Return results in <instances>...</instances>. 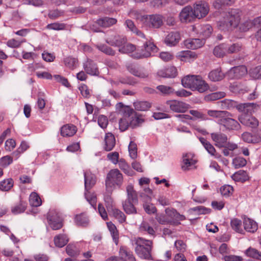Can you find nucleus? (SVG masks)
<instances>
[{"label": "nucleus", "instance_id": "cd10ccee", "mask_svg": "<svg viewBox=\"0 0 261 261\" xmlns=\"http://www.w3.org/2000/svg\"><path fill=\"white\" fill-rule=\"evenodd\" d=\"M61 135L62 136L71 137L76 132L77 129L73 124H65L61 128Z\"/></svg>", "mask_w": 261, "mask_h": 261}, {"label": "nucleus", "instance_id": "0eeeda50", "mask_svg": "<svg viewBox=\"0 0 261 261\" xmlns=\"http://www.w3.org/2000/svg\"><path fill=\"white\" fill-rule=\"evenodd\" d=\"M156 49V46L151 42H146L140 50H138L132 55V57L139 59L144 58H148L151 56V53Z\"/></svg>", "mask_w": 261, "mask_h": 261}, {"label": "nucleus", "instance_id": "9b49d317", "mask_svg": "<svg viewBox=\"0 0 261 261\" xmlns=\"http://www.w3.org/2000/svg\"><path fill=\"white\" fill-rule=\"evenodd\" d=\"M194 13L196 18L200 19L205 17L208 13L209 7L208 4L203 1H200L194 5Z\"/></svg>", "mask_w": 261, "mask_h": 261}, {"label": "nucleus", "instance_id": "b1692460", "mask_svg": "<svg viewBox=\"0 0 261 261\" xmlns=\"http://www.w3.org/2000/svg\"><path fill=\"white\" fill-rule=\"evenodd\" d=\"M196 163L193 159V155L190 153L184 154L182 156V164L181 168L183 170H188Z\"/></svg>", "mask_w": 261, "mask_h": 261}, {"label": "nucleus", "instance_id": "052dcab7", "mask_svg": "<svg viewBox=\"0 0 261 261\" xmlns=\"http://www.w3.org/2000/svg\"><path fill=\"white\" fill-rule=\"evenodd\" d=\"M253 25H254V20L253 21L247 20L240 24L239 30L241 32H245L251 29Z\"/></svg>", "mask_w": 261, "mask_h": 261}, {"label": "nucleus", "instance_id": "f257e3e1", "mask_svg": "<svg viewBox=\"0 0 261 261\" xmlns=\"http://www.w3.org/2000/svg\"><path fill=\"white\" fill-rule=\"evenodd\" d=\"M240 19L239 10L232 9L226 13L223 18L217 22V27L221 31H230L239 25Z\"/></svg>", "mask_w": 261, "mask_h": 261}, {"label": "nucleus", "instance_id": "7ed1b4c3", "mask_svg": "<svg viewBox=\"0 0 261 261\" xmlns=\"http://www.w3.org/2000/svg\"><path fill=\"white\" fill-rule=\"evenodd\" d=\"M127 197L122 202V207L124 212L128 215H134L137 213L135 205L138 203V198L137 192L134 190L132 184H129L126 188Z\"/></svg>", "mask_w": 261, "mask_h": 261}, {"label": "nucleus", "instance_id": "4c0bfd02", "mask_svg": "<svg viewBox=\"0 0 261 261\" xmlns=\"http://www.w3.org/2000/svg\"><path fill=\"white\" fill-rule=\"evenodd\" d=\"M224 77V74L222 72L220 68H217L212 70L209 73L208 77L214 82L222 80Z\"/></svg>", "mask_w": 261, "mask_h": 261}, {"label": "nucleus", "instance_id": "864d4df0", "mask_svg": "<svg viewBox=\"0 0 261 261\" xmlns=\"http://www.w3.org/2000/svg\"><path fill=\"white\" fill-rule=\"evenodd\" d=\"M247 164L245 159L243 157L238 156L232 160V165L236 169L244 167Z\"/></svg>", "mask_w": 261, "mask_h": 261}, {"label": "nucleus", "instance_id": "49530a36", "mask_svg": "<svg viewBox=\"0 0 261 261\" xmlns=\"http://www.w3.org/2000/svg\"><path fill=\"white\" fill-rule=\"evenodd\" d=\"M29 202L32 206L37 207L41 205L42 201L37 193L32 192L30 195Z\"/></svg>", "mask_w": 261, "mask_h": 261}, {"label": "nucleus", "instance_id": "6e6552de", "mask_svg": "<svg viewBox=\"0 0 261 261\" xmlns=\"http://www.w3.org/2000/svg\"><path fill=\"white\" fill-rule=\"evenodd\" d=\"M119 256H113L108 258L106 261H136L132 252L128 251L124 246H121L119 251Z\"/></svg>", "mask_w": 261, "mask_h": 261}, {"label": "nucleus", "instance_id": "20e7f679", "mask_svg": "<svg viewBox=\"0 0 261 261\" xmlns=\"http://www.w3.org/2000/svg\"><path fill=\"white\" fill-rule=\"evenodd\" d=\"M181 84L185 88H190L193 91L197 90L201 93L209 88L208 84L199 75H187L181 80Z\"/></svg>", "mask_w": 261, "mask_h": 261}, {"label": "nucleus", "instance_id": "de8ad7c7", "mask_svg": "<svg viewBox=\"0 0 261 261\" xmlns=\"http://www.w3.org/2000/svg\"><path fill=\"white\" fill-rule=\"evenodd\" d=\"M242 49V45L239 43L229 45L226 44L227 54H235L239 52Z\"/></svg>", "mask_w": 261, "mask_h": 261}, {"label": "nucleus", "instance_id": "c756f323", "mask_svg": "<svg viewBox=\"0 0 261 261\" xmlns=\"http://www.w3.org/2000/svg\"><path fill=\"white\" fill-rule=\"evenodd\" d=\"M199 140L208 153L212 155L215 156L216 158L219 157V155L216 153L215 147L210 142L203 137H200Z\"/></svg>", "mask_w": 261, "mask_h": 261}, {"label": "nucleus", "instance_id": "393cba45", "mask_svg": "<svg viewBox=\"0 0 261 261\" xmlns=\"http://www.w3.org/2000/svg\"><path fill=\"white\" fill-rule=\"evenodd\" d=\"M205 43L204 39L198 38L189 39L185 41V45L187 48L191 49H196L202 47Z\"/></svg>", "mask_w": 261, "mask_h": 261}, {"label": "nucleus", "instance_id": "bb28decb", "mask_svg": "<svg viewBox=\"0 0 261 261\" xmlns=\"http://www.w3.org/2000/svg\"><path fill=\"white\" fill-rule=\"evenodd\" d=\"M116 144L115 136L111 133L106 134L105 137V145L103 148L107 151L112 150Z\"/></svg>", "mask_w": 261, "mask_h": 261}, {"label": "nucleus", "instance_id": "58836bf2", "mask_svg": "<svg viewBox=\"0 0 261 261\" xmlns=\"http://www.w3.org/2000/svg\"><path fill=\"white\" fill-rule=\"evenodd\" d=\"M111 190L108 188H106V192L103 196V199L107 208H112L114 203L113 199L112 197V194L114 189Z\"/></svg>", "mask_w": 261, "mask_h": 261}, {"label": "nucleus", "instance_id": "412c9836", "mask_svg": "<svg viewBox=\"0 0 261 261\" xmlns=\"http://www.w3.org/2000/svg\"><path fill=\"white\" fill-rule=\"evenodd\" d=\"M247 70L245 66H236L231 68L228 72L230 79H240L247 74Z\"/></svg>", "mask_w": 261, "mask_h": 261}, {"label": "nucleus", "instance_id": "774afa93", "mask_svg": "<svg viewBox=\"0 0 261 261\" xmlns=\"http://www.w3.org/2000/svg\"><path fill=\"white\" fill-rule=\"evenodd\" d=\"M250 76L255 79H261V65L251 69L250 71Z\"/></svg>", "mask_w": 261, "mask_h": 261}, {"label": "nucleus", "instance_id": "3c124183", "mask_svg": "<svg viewBox=\"0 0 261 261\" xmlns=\"http://www.w3.org/2000/svg\"><path fill=\"white\" fill-rule=\"evenodd\" d=\"M13 186V180L12 178L4 179L0 182V190L4 191L10 190Z\"/></svg>", "mask_w": 261, "mask_h": 261}, {"label": "nucleus", "instance_id": "338daca9", "mask_svg": "<svg viewBox=\"0 0 261 261\" xmlns=\"http://www.w3.org/2000/svg\"><path fill=\"white\" fill-rule=\"evenodd\" d=\"M169 2L170 0H151L150 3L153 7L161 8L168 5Z\"/></svg>", "mask_w": 261, "mask_h": 261}, {"label": "nucleus", "instance_id": "37998d69", "mask_svg": "<svg viewBox=\"0 0 261 261\" xmlns=\"http://www.w3.org/2000/svg\"><path fill=\"white\" fill-rule=\"evenodd\" d=\"M245 254L248 257L255 260H261V252L255 248L249 247L246 250Z\"/></svg>", "mask_w": 261, "mask_h": 261}, {"label": "nucleus", "instance_id": "0e129e2a", "mask_svg": "<svg viewBox=\"0 0 261 261\" xmlns=\"http://www.w3.org/2000/svg\"><path fill=\"white\" fill-rule=\"evenodd\" d=\"M128 150L130 156L135 159L137 156V144L133 141H130L128 146Z\"/></svg>", "mask_w": 261, "mask_h": 261}, {"label": "nucleus", "instance_id": "f3484780", "mask_svg": "<svg viewBox=\"0 0 261 261\" xmlns=\"http://www.w3.org/2000/svg\"><path fill=\"white\" fill-rule=\"evenodd\" d=\"M181 39L180 33L177 31H172L168 33L164 39V43L168 46H175Z\"/></svg>", "mask_w": 261, "mask_h": 261}, {"label": "nucleus", "instance_id": "603ef678", "mask_svg": "<svg viewBox=\"0 0 261 261\" xmlns=\"http://www.w3.org/2000/svg\"><path fill=\"white\" fill-rule=\"evenodd\" d=\"M85 197L89 203L93 207H95L97 201L96 195L94 193H91L89 191H85Z\"/></svg>", "mask_w": 261, "mask_h": 261}, {"label": "nucleus", "instance_id": "1a4fd4ad", "mask_svg": "<svg viewBox=\"0 0 261 261\" xmlns=\"http://www.w3.org/2000/svg\"><path fill=\"white\" fill-rule=\"evenodd\" d=\"M163 23V16L159 14L147 15L144 25L151 28L158 29Z\"/></svg>", "mask_w": 261, "mask_h": 261}, {"label": "nucleus", "instance_id": "39448f33", "mask_svg": "<svg viewBox=\"0 0 261 261\" xmlns=\"http://www.w3.org/2000/svg\"><path fill=\"white\" fill-rule=\"evenodd\" d=\"M106 188L115 189L116 186L121 187L123 182V175L117 169L111 170L105 180Z\"/></svg>", "mask_w": 261, "mask_h": 261}, {"label": "nucleus", "instance_id": "69168bd1", "mask_svg": "<svg viewBox=\"0 0 261 261\" xmlns=\"http://www.w3.org/2000/svg\"><path fill=\"white\" fill-rule=\"evenodd\" d=\"M23 4L31 5L35 7H41L44 4L43 0H23Z\"/></svg>", "mask_w": 261, "mask_h": 261}, {"label": "nucleus", "instance_id": "f8f14e48", "mask_svg": "<svg viewBox=\"0 0 261 261\" xmlns=\"http://www.w3.org/2000/svg\"><path fill=\"white\" fill-rule=\"evenodd\" d=\"M193 30L204 40L210 37L213 31V28L208 24H196L193 26Z\"/></svg>", "mask_w": 261, "mask_h": 261}, {"label": "nucleus", "instance_id": "aec40b11", "mask_svg": "<svg viewBox=\"0 0 261 261\" xmlns=\"http://www.w3.org/2000/svg\"><path fill=\"white\" fill-rule=\"evenodd\" d=\"M239 120L243 125L252 128L258 125V121L255 117L246 114H243L239 117Z\"/></svg>", "mask_w": 261, "mask_h": 261}, {"label": "nucleus", "instance_id": "f03ea898", "mask_svg": "<svg viewBox=\"0 0 261 261\" xmlns=\"http://www.w3.org/2000/svg\"><path fill=\"white\" fill-rule=\"evenodd\" d=\"M135 245L136 253L141 258L147 260H152L151 255L153 248V242L142 237L135 238L134 240Z\"/></svg>", "mask_w": 261, "mask_h": 261}, {"label": "nucleus", "instance_id": "ea45409f", "mask_svg": "<svg viewBox=\"0 0 261 261\" xmlns=\"http://www.w3.org/2000/svg\"><path fill=\"white\" fill-rule=\"evenodd\" d=\"M107 224L114 242L116 245H118L119 242V233L116 226L111 222H107Z\"/></svg>", "mask_w": 261, "mask_h": 261}, {"label": "nucleus", "instance_id": "e2e57ef3", "mask_svg": "<svg viewBox=\"0 0 261 261\" xmlns=\"http://www.w3.org/2000/svg\"><path fill=\"white\" fill-rule=\"evenodd\" d=\"M156 89L164 95L170 94L172 93L174 91V89L171 87L163 85L157 86Z\"/></svg>", "mask_w": 261, "mask_h": 261}, {"label": "nucleus", "instance_id": "79ce46f5", "mask_svg": "<svg viewBox=\"0 0 261 261\" xmlns=\"http://www.w3.org/2000/svg\"><path fill=\"white\" fill-rule=\"evenodd\" d=\"M139 231L141 232H147L152 236H154L155 234L154 229L146 221H143L141 223L139 227Z\"/></svg>", "mask_w": 261, "mask_h": 261}, {"label": "nucleus", "instance_id": "6e6d98bb", "mask_svg": "<svg viewBox=\"0 0 261 261\" xmlns=\"http://www.w3.org/2000/svg\"><path fill=\"white\" fill-rule=\"evenodd\" d=\"M135 45L131 43L125 44L119 48V51L122 54H129L136 50Z\"/></svg>", "mask_w": 261, "mask_h": 261}, {"label": "nucleus", "instance_id": "2f4dec72", "mask_svg": "<svg viewBox=\"0 0 261 261\" xmlns=\"http://www.w3.org/2000/svg\"><path fill=\"white\" fill-rule=\"evenodd\" d=\"M54 241L56 246L61 248L67 244L69 238L65 234H59L55 237Z\"/></svg>", "mask_w": 261, "mask_h": 261}, {"label": "nucleus", "instance_id": "4d7b16f0", "mask_svg": "<svg viewBox=\"0 0 261 261\" xmlns=\"http://www.w3.org/2000/svg\"><path fill=\"white\" fill-rule=\"evenodd\" d=\"M130 15L133 18L137 19L143 25L147 15H142L141 12L137 10H133L130 12Z\"/></svg>", "mask_w": 261, "mask_h": 261}, {"label": "nucleus", "instance_id": "ddd939ff", "mask_svg": "<svg viewBox=\"0 0 261 261\" xmlns=\"http://www.w3.org/2000/svg\"><path fill=\"white\" fill-rule=\"evenodd\" d=\"M218 123L223 126L226 129L238 130L241 128V125L239 123L234 119L225 117L219 119Z\"/></svg>", "mask_w": 261, "mask_h": 261}, {"label": "nucleus", "instance_id": "473e14b6", "mask_svg": "<svg viewBox=\"0 0 261 261\" xmlns=\"http://www.w3.org/2000/svg\"><path fill=\"white\" fill-rule=\"evenodd\" d=\"M231 178L235 181L244 182L249 179V176L246 171L240 170L232 174Z\"/></svg>", "mask_w": 261, "mask_h": 261}, {"label": "nucleus", "instance_id": "423d86ee", "mask_svg": "<svg viewBox=\"0 0 261 261\" xmlns=\"http://www.w3.org/2000/svg\"><path fill=\"white\" fill-rule=\"evenodd\" d=\"M47 220L48 225L53 230L60 229L63 226V215L56 210H50L47 213Z\"/></svg>", "mask_w": 261, "mask_h": 261}, {"label": "nucleus", "instance_id": "2eb2a0df", "mask_svg": "<svg viewBox=\"0 0 261 261\" xmlns=\"http://www.w3.org/2000/svg\"><path fill=\"white\" fill-rule=\"evenodd\" d=\"M193 9L190 6L184 7L180 12L179 17L182 22H190L196 18Z\"/></svg>", "mask_w": 261, "mask_h": 261}, {"label": "nucleus", "instance_id": "5fc2aeb1", "mask_svg": "<svg viewBox=\"0 0 261 261\" xmlns=\"http://www.w3.org/2000/svg\"><path fill=\"white\" fill-rule=\"evenodd\" d=\"M64 62L66 66L71 69H73L76 67L78 60L76 58L68 57L64 59Z\"/></svg>", "mask_w": 261, "mask_h": 261}, {"label": "nucleus", "instance_id": "c9c22d12", "mask_svg": "<svg viewBox=\"0 0 261 261\" xmlns=\"http://www.w3.org/2000/svg\"><path fill=\"white\" fill-rule=\"evenodd\" d=\"M230 226L232 229L236 232L241 233L244 234V230L242 228V222L241 220L234 218L230 221Z\"/></svg>", "mask_w": 261, "mask_h": 261}, {"label": "nucleus", "instance_id": "a19ab883", "mask_svg": "<svg viewBox=\"0 0 261 261\" xmlns=\"http://www.w3.org/2000/svg\"><path fill=\"white\" fill-rule=\"evenodd\" d=\"M257 107L258 105L255 103L248 102L237 105V109L240 112H251Z\"/></svg>", "mask_w": 261, "mask_h": 261}, {"label": "nucleus", "instance_id": "e433bc0d", "mask_svg": "<svg viewBox=\"0 0 261 261\" xmlns=\"http://www.w3.org/2000/svg\"><path fill=\"white\" fill-rule=\"evenodd\" d=\"M213 54L218 58L223 57L227 54L226 44L222 43L215 46L213 50Z\"/></svg>", "mask_w": 261, "mask_h": 261}, {"label": "nucleus", "instance_id": "c03bdc74", "mask_svg": "<svg viewBox=\"0 0 261 261\" xmlns=\"http://www.w3.org/2000/svg\"><path fill=\"white\" fill-rule=\"evenodd\" d=\"M27 206V203L23 201H20L19 203L12 207L11 212L14 215L22 213L25 211Z\"/></svg>", "mask_w": 261, "mask_h": 261}, {"label": "nucleus", "instance_id": "72a5a7b5", "mask_svg": "<svg viewBox=\"0 0 261 261\" xmlns=\"http://www.w3.org/2000/svg\"><path fill=\"white\" fill-rule=\"evenodd\" d=\"M128 71L134 75L145 79L148 77V74L145 72L139 70L138 68L133 64H129L127 66Z\"/></svg>", "mask_w": 261, "mask_h": 261}, {"label": "nucleus", "instance_id": "9d476101", "mask_svg": "<svg viewBox=\"0 0 261 261\" xmlns=\"http://www.w3.org/2000/svg\"><path fill=\"white\" fill-rule=\"evenodd\" d=\"M134 110L129 107H126L123 110V116L119 121V129L121 131H125L130 126L129 119L132 118L131 114Z\"/></svg>", "mask_w": 261, "mask_h": 261}, {"label": "nucleus", "instance_id": "dca6fc26", "mask_svg": "<svg viewBox=\"0 0 261 261\" xmlns=\"http://www.w3.org/2000/svg\"><path fill=\"white\" fill-rule=\"evenodd\" d=\"M127 42V38L125 36L115 34L109 36L106 39V42L111 46L121 47Z\"/></svg>", "mask_w": 261, "mask_h": 261}, {"label": "nucleus", "instance_id": "6ab92c4d", "mask_svg": "<svg viewBox=\"0 0 261 261\" xmlns=\"http://www.w3.org/2000/svg\"><path fill=\"white\" fill-rule=\"evenodd\" d=\"M83 68L86 73L90 75L97 76L99 74L97 65L91 59H87V60L83 63Z\"/></svg>", "mask_w": 261, "mask_h": 261}, {"label": "nucleus", "instance_id": "a211bd4d", "mask_svg": "<svg viewBox=\"0 0 261 261\" xmlns=\"http://www.w3.org/2000/svg\"><path fill=\"white\" fill-rule=\"evenodd\" d=\"M211 137L217 147L222 148L226 145L228 138L225 134L221 132L213 133L211 134Z\"/></svg>", "mask_w": 261, "mask_h": 261}, {"label": "nucleus", "instance_id": "09e8293b", "mask_svg": "<svg viewBox=\"0 0 261 261\" xmlns=\"http://www.w3.org/2000/svg\"><path fill=\"white\" fill-rule=\"evenodd\" d=\"M96 47L98 50L107 55L113 56L115 55V51L106 44H98L96 45Z\"/></svg>", "mask_w": 261, "mask_h": 261}, {"label": "nucleus", "instance_id": "a18cd8bd", "mask_svg": "<svg viewBox=\"0 0 261 261\" xmlns=\"http://www.w3.org/2000/svg\"><path fill=\"white\" fill-rule=\"evenodd\" d=\"M134 107L137 111H145L151 107V104L146 101H137L134 102Z\"/></svg>", "mask_w": 261, "mask_h": 261}, {"label": "nucleus", "instance_id": "13d9d810", "mask_svg": "<svg viewBox=\"0 0 261 261\" xmlns=\"http://www.w3.org/2000/svg\"><path fill=\"white\" fill-rule=\"evenodd\" d=\"M226 114H228V112L223 111L208 110L207 111V114L210 116L219 119L223 118L224 116L226 115Z\"/></svg>", "mask_w": 261, "mask_h": 261}, {"label": "nucleus", "instance_id": "4468645a", "mask_svg": "<svg viewBox=\"0 0 261 261\" xmlns=\"http://www.w3.org/2000/svg\"><path fill=\"white\" fill-rule=\"evenodd\" d=\"M166 104L171 111L176 113H184L190 108L189 104L177 100H168Z\"/></svg>", "mask_w": 261, "mask_h": 261}, {"label": "nucleus", "instance_id": "f704fd0d", "mask_svg": "<svg viewBox=\"0 0 261 261\" xmlns=\"http://www.w3.org/2000/svg\"><path fill=\"white\" fill-rule=\"evenodd\" d=\"M75 223L77 226L86 227L89 224V220L85 213H82L75 216Z\"/></svg>", "mask_w": 261, "mask_h": 261}, {"label": "nucleus", "instance_id": "a878e982", "mask_svg": "<svg viewBox=\"0 0 261 261\" xmlns=\"http://www.w3.org/2000/svg\"><path fill=\"white\" fill-rule=\"evenodd\" d=\"M157 74L159 76L164 78H173L177 75V69L174 66H170L159 70Z\"/></svg>", "mask_w": 261, "mask_h": 261}, {"label": "nucleus", "instance_id": "8fccbe9b", "mask_svg": "<svg viewBox=\"0 0 261 261\" xmlns=\"http://www.w3.org/2000/svg\"><path fill=\"white\" fill-rule=\"evenodd\" d=\"M112 212L113 216L118 220L119 223H122L126 221L125 214L120 210L117 208H112Z\"/></svg>", "mask_w": 261, "mask_h": 261}, {"label": "nucleus", "instance_id": "c85d7f7f", "mask_svg": "<svg viewBox=\"0 0 261 261\" xmlns=\"http://www.w3.org/2000/svg\"><path fill=\"white\" fill-rule=\"evenodd\" d=\"M117 22V20L114 18L105 17L98 19L95 22L96 24L103 28L110 27Z\"/></svg>", "mask_w": 261, "mask_h": 261}, {"label": "nucleus", "instance_id": "680f3d73", "mask_svg": "<svg viewBox=\"0 0 261 261\" xmlns=\"http://www.w3.org/2000/svg\"><path fill=\"white\" fill-rule=\"evenodd\" d=\"M233 192V188L230 185H224L220 188L221 194L225 197H228L232 195Z\"/></svg>", "mask_w": 261, "mask_h": 261}, {"label": "nucleus", "instance_id": "5701e85b", "mask_svg": "<svg viewBox=\"0 0 261 261\" xmlns=\"http://www.w3.org/2000/svg\"><path fill=\"white\" fill-rule=\"evenodd\" d=\"M84 181L85 191H89L92 189L96 182V177L95 174L89 171H85Z\"/></svg>", "mask_w": 261, "mask_h": 261}, {"label": "nucleus", "instance_id": "4be33fe9", "mask_svg": "<svg viewBox=\"0 0 261 261\" xmlns=\"http://www.w3.org/2000/svg\"><path fill=\"white\" fill-rule=\"evenodd\" d=\"M243 223L244 231L250 233H254L258 229L257 223L253 219L244 216L243 217Z\"/></svg>", "mask_w": 261, "mask_h": 261}, {"label": "nucleus", "instance_id": "bf43d9fd", "mask_svg": "<svg viewBox=\"0 0 261 261\" xmlns=\"http://www.w3.org/2000/svg\"><path fill=\"white\" fill-rule=\"evenodd\" d=\"M66 251L68 255L72 257L77 256L80 254V252L76 247L70 244L67 246L66 248Z\"/></svg>", "mask_w": 261, "mask_h": 261}, {"label": "nucleus", "instance_id": "7c9ffc66", "mask_svg": "<svg viewBox=\"0 0 261 261\" xmlns=\"http://www.w3.org/2000/svg\"><path fill=\"white\" fill-rule=\"evenodd\" d=\"M131 118L129 119L130 126L133 128L140 126L143 122L144 119L141 115L138 114L135 111L131 114Z\"/></svg>", "mask_w": 261, "mask_h": 261}]
</instances>
